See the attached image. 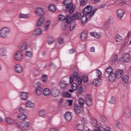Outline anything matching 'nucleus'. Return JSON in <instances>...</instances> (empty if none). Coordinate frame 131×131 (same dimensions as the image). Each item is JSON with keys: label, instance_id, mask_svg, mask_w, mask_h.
<instances>
[{"label": "nucleus", "instance_id": "nucleus-1", "mask_svg": "<svg viewBox=\"0 0 131 131\" xmlns=\"http://www.w3.org/2000/svg\"><path fill=\"white\" fill-rule=\"evenodd\" d=\"M88 80H89L88 76H84L82 77H79L78 78V73L77 72H75L73 75L70 77V83H72L75 81L78 82V84H81L82 81L86 82Z\"/></svg>", "mask_w": 131, "mask_h": 131}, {"label": "nucleus", "instance_id": "nucleus-2", "mask_svg": "<svg viewBox=\"0 0 131 131\" xmlns=\"http://www.w3.org/2000/svg\"><path fill=\"white\" fill-rule=\"evenodd\" d=\"M97 11H98V9L95 8L93 9V6H88L84 8L82 13L83 15H86L87 16L89 15V17H93Z\"/></svg>", "mask_w": 131, "mask_h": 131}, {"label": "nucleus", "instance_id": "nucleus-3", "mask_svg": "<svg viewBox=\"0 0 131 131\" xmlns=\"http://www.w3.org/2000/svg\"><path fill=\"white\" fill-rule=\"evenodd\" d=\"M10 32L11 29L8 27H3L0 29V37L7 38Z\"/></svg>", "mask_w": 131, "mask_h": 131}, {"label": "nucleus", "instance_id": "nucleus-4", "mask_svg": "<svg viewBox=\"0 0 131 131\" xmlns=\"http://www.w3.org/2000/svg\"><path fill=\"white\" fill-rule=\"evenodd\" d=\"M113 24V17L110 16L107 20L104 23V26L106 28H110L111 30H115V27L112 25Z\"/></svg>", "mask_w": 131, "mask_h": 131}, {"label": "nucleus", "instance_id": "nucleus-5", "mask_svg": "<svg viewBox=\"0 0 131 131\" xmlns=\"http://www.w3.org/2000/svg\"><path fill=\"white\" fill-rule=\"evenodd\" d=\"M30 125V123L26 121H20L19 123L17 124V126L19 128L25 129L28 128Z\"/></svg>", "mask_w": 131, "mask_h": 131}, {"label": "nucleus", "instance_id": "nucleus-6", "mask_svg": "<svg viewBox=\"0 0 131 131\" xmlns=\"http://www.w3.org/2000/svg\"><path fill=\"white\" fill-rule=\"evenodd\" d=\"M121 61L123 63H129L131 61V55L129 53H125L122 58Z\"/></svg>", "mask_w": 131, "mask_h": 131}, {"label": "nucleus", "instance_id": "nucleus-7", "mask_svg": "<svg viewBox=\"0 0 131 131\" xmlns=\"http://www.w3.org/2000/svg\"><path fill=\"white\" fill-rule=\"evenodd\" d=\"M41 83L39 82L36 83L37 87L35 89V93L37 96H40L42 93V88L41 86Z\"/></svg>", "mask_w": 131, "mask_h": 131}, {"label": "nucleus", "instance_id": "nucleus-8", "mask_svg": "<svg viewBox=\"0 0 131 131\" xmlns=\"http://www.w3.org/2000/svg\"><path fill=\"white\" fill-rule=\"evenodd\" d=\"M34 12L35 14L39 17H40V16H43V15L45 14V11H43V9H42V8L40 7H37L35 9Z\"/></svg>", "mask_w": 131, "mask_h": 131}, {"label": "nucleus", "instance_id": "nucleus-9", "mask_svg": "<svg viewBox=\"0 0 131 131\" xmlns=\"http://www.w3.org/2000/svg\"><path fill=\"white\" fill-rule=\"evenodd\" d=\"M13 59L15 60V61H21L22 59H23V56L20 51H17L14 54Z\"/></svg>", "mask_w": 131, "mask_h": 131}, {"label": "nucleus", "instance_id": "nucleus-10", "mask_svg": "<svg viewBox=\"0 0 131 131\" xmlns=\"http://www.w3.org/2000/svg\"><path fill=\"white\" fill-rule=\"evenodd\" d=\"M93 98L92 95L88 94L85 97V102L87 106H92L93 105Z\"/></svg>", "mask_w": 131, "mask_h": 131}, {"label": "nucleus", "instance_id": "nucleus-11", "mask_svg": "<svg viewBox=\"0 0 131 131\" xmlns=\"http://www.w3.org/2000/svg\"><path fill=\"white\" fill-rule=\"evenodd\" d=\"M66 9L67 11H69L70 14H73L75 10V8L73 6V4H70L66 6Z\"/></svg>", "mask_w": 131, "mask_h": 131}, {"label": "nucleus", "instance_id": "nucleus-12", "mask_svg": "<svg viewBox=\"0 0 131 131\" xmlns=\"http://www.w3.org/2000/svg\"><path fill=\"white\" fill-rule=\"evenodd\" d=\"M20 96L21 100L26 101L27 100H28V97H29V93L23 92L20 93Z\"/></svg>", "mask_w": 131, "mask_h": 131}, {"label": "nucleus", "instance_id": "nucleus-13", "mask_svg": "<svg viewBox=\"0 0 131 131\" xmlns=\"http://www.w3.org/2000/svg\"><path fill=\"white\" fill-rule=\"evenodd\" d=\"M116 74L114 73H111L108 76V80L110 82H114L116 80Z\"/></svg>", "mask_w": 131, "mask_h": 131}, {"label": "nucleus", "instance_id": "nucleus-14", "mask_svg": "<svg viewBox=\"0 0 131 131\" xmlns=\"http://www.w3.org/2000/svg\"><path fill=\"white\" fill-rule=\"evenodd\" d=\"M14 70L17 73H21L23 71V68L20 64H17L14 66Z\"/></svg>", "mask_w": 131, "mask_h": 131}, {"label": "nucleus", "instance_id": "nucleus-15", "mask_svg": "<svg viewBox=\"0 0 131 131\" xmlns=\"http://www.w3.org/2000/svg\"><path fill=\"white\" fill-rule=\"evenodd\" d=\"M102 83V79L100 78H97L93 80L92 84L94 85V86H99V85H101Z\"/></svg>", "mask_w": 131, "mask_h": 131}, {"label": "nucleus", "instance_id": "nucleus-16", "mask_svg": "<svg viewBox=\"0 0 131 131\" xmlns=\"http://www.w3.org/2000/svg\"><path fill=\"white\" fill-rule=\"evenodd\" d=\"M125 12H124V11L122 9H119L117 11V16L119 19H121L123 17V16H124V14Z\"/></svg>", "mask_w": 131, "mask_h": 131}, {"label": "nucleus", "instance_id": "nucleus-17", "mask_svg": "<svg viewBox=\"0 0 131 131\" xmlns=\"http://www.w3.org/2000/svg\"><path fill=\"white\" fill-rule=\"evenodd\" d=\"M130 108L129 107H127L125 108L124 110V117L126 118H129V116H130Z\"/></svg>", "mask_w": 131, "mask_h": 131}, {"label": "nucleus", "instance_id": "nucleus-18", "mask_svg": "<svg viewBox=\"0 0 131 131\" xmlns=\"http://www.w3.org/2000/svg\"><path fill=\"white\" fill-rule=\"evenodd\" d=\"M64 118L68 121H71L72 119V113L71 112H67L64 114Z\"/></svg>", "mask_w": 131, "mask_h": 131}, {"label": "nucleus", "instance_id": "nucleus-19", "mask_svg": "<svg viewBox=\"0 0 131 131\" xmlns=\"http://www.w3.org/2000/svg\"><path fill=\"white\" fill-rule=\"evenodd\" d=\"M51 94L53 97L56 98V97H58L59 95V90L56 88H53L52 89Z\"/></svg>", "mask_w": 131, "mask_h": 131}, {"label": "nucleus", "instance_id": "nucleus-20", "mask_svg": "<svg viewBox=\"0 0 131 131\" xmlns=\"http://www.w3.org/2000/svg\"><path fill=\"white\" fill-rule=\"evenodd\" d=\"M75 128L77 129L78 131H83L84 129V125L82 124H77L75 125Z\"/></svg>", "mask_w": 131, "mask_h": 131}, {"label": "nucleus", "instance_id": "nucleus-21", "mask_svg": "<svg viewBox=\"0 0 131 131\" xmlns=\"http://www.w3.org/2000/svg\"><path fill=\"white\" fill-rule=\"evenodd\" d=\"M83 107L78 105V104L75 105L74 106V110L77 114H79L81 113V111H82V109Z\"/></svg>", "mask_w": 131, "mask_h": 131}, {"label": "nucleus", "instance_id": "nucleus-22", "mask_svg": "<svg viewBox=\"0 0 131 131\" xmlns=\"http://www.w3.org/2000/svg\"><path fill=\"white\" fill-rule=\"evenodd\" d=\"M28 45L27 44V42H24L20 47V50L21 52H25L26 50H27V47Z\"/></svg>", "mask_w": 131, "mask_h": 131}, {"label": "nucleus", "instance_id": "nucleus-23", "mask_svg": "<svg viewBox=\"0 0 131 131\" xmlns=\"http://www.w3.org/2000/svg\"><path fill=\"white\" fill-rule=\"evenodd\" d=\"M18 17L19 19H27L30 17V14L29 13L23 14L22 13H20Z\"/></svg>", "mask_w": 131, "mask_h": 131}, {"label": "nucleus", "instance_id": "nucleus-24", "mask_svg": "<svg viewBox=\"0 0 131 131\" xmlns=\"http://www.w3.org/2000/svg\"><path fill=\"white\" fill-rule=\"evenodd\" d=\"M43 22H45V17L42 16L40 17V18L38 20L37 22V27H40V26L42 24H43Z\"/></svg>", "mask_w": 131, "mask_h": 131}, {"label": "nucleus", "instance_id": "nucleus-25", "mask_svg": "<svg viewBox=\"0 0 131 131\" xmlns=\"http://www.w3.org/2000/svg\"><path fill=\"white\" fill-rule=\"evenodd\" d=\"M26 106L28 108H34L35 105L33 102H31L30 100H28L26 103Z\"/></svg>", "mask_w": 131, "mask_h": 131}, {"label": "nucleus", "instance_id": "nucleus-26", "mask_svg": "<svg viewBox=\"0 0 131 131\" xmlns=\"http://www.w3.org/2000/svg\"><path fill=\"white\" fill-rule=\"evenodd\" d=\"M8 52L7 48L6 47H2L0 48V55L1 56H6V53Z\"/></svg>", "mask_w": 131, "mask_h": 131}, {"label": "nucleus", "instance_id": "nucleus-27", "mask_svg": "<svg viewBox=\"0 0 131 131\" xmlns=\"http://www.w3.org/2000/svg\"><path fill=\"white\" fill-rule=\"evenodd\" d=\"M59 85L61 89H64V88H66L68 85V84L66 81L62 80L59 83Z\"/></svg>", "mask_w": 131, "mask_h": 131}, {"label": "nucleus", "instance_id": "nucleus-28", "mask_svg": "<svg viewBox=\"0 0 131 131\" xmlns=\"http://www.w3.org/2000/svg\"><path fill=\"white\" fill-rule=\"evenodd\" d=\"M86 16H87L86 15L83 14L81 16L80 20L82 24H84L86 23V22H88V17H86Z\"/></svg>", "mask_w": 131, "mask_h": 131}, {"label": "nucleus", "instance_id": "nucleus-29", "mask_svg": "<svg viewBox=\"0 0 131 131\" xmlns=\"http://www.w3.org/2000/svg\"><path fill=\"white\" fill-rule=\"evenodd\" d=\"M116 75L117 78H120V77H122V75H123V72L121 70H118L116 72Z\"/></svg>", "mask_w": 131, "mask_h": 131}, {"label": "nucleus", "instance_id": "nucleus-30", "mask_svg": "<svg viewBox=\"0 0 131 131\" xmlns=\"http://www.w3.org/2000/svg\"><path fill=\"white\" fill-rule=\"evenodd\" d=\"M80 16H81V13H75L72 16V19L73 20H77V19L80 18Z\"/></svg>", "mask_w": 131, "mask_h": 131}, {"label": "nucleus", "instance_id": "nucleus-31", "mask_svg": "<svg viewBox=\"0 0 131 131\" xmlns=\"http://www.w3.org/2000/svg\"><path fill=\"white\" fill-rule=\"evenodd\" d=\"M64 20L66 23H67L68 24H70L73 19L72 18V17H71V16L67 15V16H66V18Z\"/></svg>", "mask_w": 131, "mask_h": 131}, {"label": "nucleus", "instance_id": "nucleus-32", "mask_svg": "<svg viewBox=\"0 0 131 131\" xmlns=\"http://www.w3.org/2000/svg\"><path fill=\"white\" fill-rule=\"evenodd\" d=\"M51 90L49 88H45L43 91V95L44 96H49L51 95Z\"/></svg>", "mask_w": 131, "mask_h": 131}, {"label": "nucleus", "instance_id": "nucleus-33", "mask_svg": "<svg viewBox=\"0 0 131 131\" xmlns=\"http://www.w3.org/2000/svg\"><path fill=\"white\" fill-rule=\"evenodd\" d=\"M90 35L91 36H94V37H95L96 38H101V36H102L101 34H99L97 32L91 33Z\"/></svg>", "mask_w": 131, "mask_h": 131}, {"label": "nucleus", "instance_id": "nucleus-34", "mask_svg": "<svg viewBox=\"0 0 131 131\" xmlns=\"http://www.w3.org/2000/svg\"><path fill=\"white\" fill-rule=\"evenodd\" d=\"M39 115L41 117H46V110L45 109H42L39 111Z\"/></svg>", "mask_w": 131, "mask_h": 131}, {"label": "nucleus", "instance_id": "nucleus-35", "mask_svg": "<svg viewBox=\"0 0 131 131\" xmlns=\"http://www.w3.org/2000/svg\"><path fill=\"white\" fill-rule=\"evenodd\" d=\"M88 38V33L85 32L82 33L81 35V40H83V41H84Z\"/></svg>", "mask_w": 131, "mask_h": 131}, {"label": "nucleus", "instance_id": "nucleus-36", "mask_svg": "<svg viewBox=\"0 0 131 131\" xmlns=\"http://www.w3.org/2000/svg\"><path fill=\"white\" fill-rule=\"evenodd\" d=\"M74 81L72 85V89L73 91H76L77 90V89H78V86L77 85V83L76 82V81Z\"/></svg>", "mask_w": 131, "mask_h": 131}, {"label": "nucleus", "instance_id": "nucleus-37", "mask_svg": "<svg viewBox=\"0 0 131 131\" xmlns=\"http://www.w3.org/2000/svg\"><path fill=\"white\" fill-rule=\"evenodd\" d=\"M41 32H42L41 29L38 28V29L35 30V31L34 32V35H40V34H41Z\"/></svg>", "mask_w": 131, "mask_h": 131}, {"label": "nucleus", "instance_id": "nucleus-38", "mask_svg": "<svg viewBox=\"0 0 131 131\" xmlns=\"http://www.w3.org/2000/svg\"><path fill=\"white\" fill-rule=\"evenodd\" d=\"M78 103L80 107H83V106H84V99L82 98H79Z\"/></svg>", "mask_w": 131, "mask_h": 131}, {"label": "nucleus", "instance_id": "nucleus-39", "mask_svg": "<svg viewBox=\"0 0 131 131\" xmlns=\"http://www.w3.org/2000/svg\"><path fill=\"white\" fill-rule=\"evenodd\" d=\"M47 42L48 45H52V43H54V42H55V39L53 37H49Z\"/></svg>", "mask_w": 131, "mask_h": 131}, {"label": "nucleus", "instance_id": "nucleus-40", "mask_svg": "<svg viewBox=\"0 0 131 131\" xmlns=\"http://www.w3.org/2000/svg\"><path fill=\"white\" fill-rule=\"evenodd\" d=\"M129 79V78H128V76L127 75L123 76L122 78V81L123 82H125V83H127V82H128Z\"/></svg>", "mask_w": 131, "mask_h": 131}, {"label": "nucleus", "instance_id": "nucleus-41", "mask_svg": "<svg viewBox=\"0 0 131 131\" xmlns=\"http://www.w3.org/2000/svg\"><path fill=\"white\" fill-rule=\"evenodd\" d=\"M18 118H19L20 120H24V119L27 118V116L24 114H20L19 116H18Z\"/></svg>", "mask_w": 131, "mask_h": 131}, {"label": "nucleus", "instance_id": "nucleus-42", "mask_svg": "<svg viewBox=\"0 0 131 131\" xmlns=\"http://www.w3.org/2000/svg\"><path fill=\"white\" fill-rule=\"evenodd\" d=\"M115 39L117 42H120L122 40V37L120 35H116Z\"/></svg>", "mask_w": 131, "mask_h": 131}, {"label": "nucleus", "instance_id": "nucleus-43", "mask_svg": "<svg viewBox=\"0 0 131 131\" xmlns=\"http://www.w3.org/2000/svg\"><path fill=\"white\" fill-rule=\"evenodd\" d=\"M49 11L51 12H56V6L55 5L51 4L49 6Z\"/></svg>", "mask_w": 131, "mask_h": 131}, {"label": "nucleus", "instance_id": "nucleus-44", "mask_svg": "<svg viewBox=\"0 0 131 131\" xmlns=\"http://www.w3.org/2000/svg\"><path fill=\"white\" fill-rule=\"evenodd\" d=\"M6 122L8 124H13L15 123L14 120L11 118H7L6 119Z\"/></svg>", "mask_w": 131, "mask_h": 131}, {"label": "nucleus", "instance_id": "nucleus-45", "mask_svg": "<svg viewBox=\"0 0 131 131\" xmlns=\"http://www.w3.org/2000/svg\"><path fill=\"white\" fill-rule=\"evenodd\" d=\"M72 0H64L63 1V5L66 6H69V5H72Z\"/></svg>", "mask_w": 131, "mask_h": 131}, {"label": "nucleus", "instance_id": "nucleus-46", "mask_svg": "<svg viewBox=\"0 0 131 131\" xmlns=\"http://www.w3.org/2000/svg\"><path fill=\"white\" fill-rule=\"evenodd\" d=\"M106 72L107 73H108V74H111V73H113V69L111 67H108L106 70Z\"/></svg>", "mask_w": 131, "mask_h": 131}, {"label": "nucleus", "instance_id": "nucleus-47", "mask_svg": "<svg viewBox=\"0 0 131 131\" xmlns=\"http://www.w3.org/2000/svg\"><path fill=\"white\" fill-rule=\"evenodd\" d=\"M66 18V16H64V15L63 14H59L58 15L59 21H64Z\"/></svg>", "mask_w": 131, "mask_h": 131}, {"label": "nucleus", "instance_id": "nucleus-48", "mask_svg": "<svg viewBox=\"0 0 131 131\" xmlns=\"http://www.w3.org/2000/svg\"><path fill=\"white\" fill-rule=\"evenodd\" d=\"M50 24H51V21H50V20H48L46 23L45 27L44 28L45 31L48 30V29H49Z\"/></svg>", "mask_w": 131, "mask_h": 131}, {"label": "nucleus", "instance_id": "nucleus-49", "mask_svg": "<svg viewBox=\"0 0 131 131\" xmlns=\"http://www.w3.org/2000/svg\"><path fill=\"white\" fill-rule=\"evenodd\" d=\"M42 82H47V81H48V76L43 75L42 76Z\"/></svg>", "mask_w": 131, "mask_h": 131}, {"label": "nucleus", "instance_id": "nucleus-50", "mask_svg": "<svg viewBox=\"0 0 131 131\" xmlns=\"http://www.w3.org/2000/svg\"><path fill=\"white\" fill-rule=\"evenodd\" d=\"M96 76L99 78L102 77V72L99 70H96Z\"/></svg>", "mask_w": 131, "mask_h": 131}, {"label": "nucleus", "instance_id": "nucleus-51", "mask_svg": "<svg viewBox=\"0 0 131 131\" xmlns=\"http://www.w3.org/2000/svg\"><path fill=\"white\" fill-rule=\"evenodd\" d=\"M116 102V99H115V97H112L110 101V104H115Z\"/></svg>", "mask_w": 131, "mask_h": 131}, {"label": "nucleus", "instance_id": "nucleus-52", "mask_svg": "<svg viewBox=\"0 0 131 131\" xmlns=\"http://www.w3.org/2000/svg\"><path fill=\"white\" fill-rule=\"evenodd\" d=\"M26 57H32V53H31V52H30V51H27L26 52Z\"/></svg>", "mask_w": 131, "mask_h": 131}, {"label": "nucleus", "instance_id": "nucleus-53", "mask_svg": "<svg viewBox=\"0 0 131 131\" xmlns=\"http://www.w3.org/2000/svg\"><path fill=\"white\" fill-rule=\"evenodd\" d=\"M116 61H117V56L115 55L112 59V63H114V62H116Z\"/></svg>", "mask_w": 131, "mask_h": 131}, {"label": "nucleus", "instance_id": "nucleus-54", "mask_svg": "<svg viewBox=\"0 0 131 131\" xmlns=\"http://www.w3.org/2000/svg\"><path fill=\"white\" fill-rule=\"evenodd\" d=\"M88 0H80V4L81 6H84V5H85L86 4Z\"/></svg>", "mask_w": 131, "mask_h": 131}, {"label": "nucleus", "instance_id": "nucleus-55", "mask_svg": "<svg viewBox=\"0 0 131 131\" xmlns=\"http://www.w3.org/2000/svg\"><path fill=\"white\" fill-rule=\"evenodd\" d=\"M58 43H59L60 45H62V43H64V39L62 37H60L58 38Z\"/></svg>", "mask_w": 131, "mask_h": 131}, {"label": "nucleus", "instance_id": "nucleus-56", "mask_svg": "<svg viewBox=\"0 0 131 131\" xmlns=\"http://www.w3.org/2000/svg\"><path fill=\"white\" fill-rule=\"evenodd\" d=\"M18 111L20 112V113L23 114L24 112H25V110L22 106H20L18 110Z\"/></svg>", "mask_w": 131, "mask_h": 131}, {"label": "nucleus", "instance_id": "nucleus-57", "mask_svg": "<svg viewBox=\"0 0 131 131\" xmlns=\"http://www.w3.org/2000/svg\"><path fill=\"white\" fill-rule=\"evenodd\" d=\"M76 26L75 24L72 23L71 24L70 27V30L72 31V30H73L74 29V27Z\"/></svg>", "mask_w": 131, "mask_h": 131}, {"label": "nucleus", "instance_id": "nucleus-58", "mask_svg": "<svg viewBox=\"0 0 131 131\" xmlns=\"http://www.w3.org/2000/svg\"><path fill=\"white\" fill-rule=\"evenodd\" d=\"M100 120L102 122H106V121H107V118H106L105 116H102L100 118Z\"/></svg>", "mask_w": 131, "mask_h": 131}, {"label": "nucleus", "instance_id": "nucleus-59", "mask_svg": "<svg viewBox=\"0 0 131 131\" xmlns=\"http://www.w3.org/2000/svg\"><path fill=\"white\" fill-rule=\"evenodd\" d=\"M120 125H121V123H120V122H116L115 127L117 128H119V127H120Z\"/></svg>", "mask_w": 131, "mask_h": 131}, {"label": "nucleus", "instance_id": "nucleus-60", "mask_svg": "<svg viewBox=\"0 0 131 131\" xmlns=\"http://www.w3.org/2000/svg\"><path fill=\"white\" fill-rule=\"evenodd\" d=\"M81 122L82 123H84V124H85V123L88 122V120H86V118H83L81 119Z\"/></svg>", "mask_w": 131, "mask_h": 131}, {"label": "nucleus", "instance_id": "nucleus-61", "mask_svg": "<svg viewBox=\"0 0 131 131\" xmlns=\"http://www.w3.org/2000/svg\"><path fill=\"white\" fill-rule=\"evenodd\" d=\"M65 96L67 97V98H71V94L69 93H66Z\"/></svg>", "mask_w": 131, "mask_h": 131}, {"label": "nucleus", "instance_id": "nucleus-62", "mask_svg": "<svg viewBox=\"0 0 131 131\" xmlns=\"http://www.w3.org/2000/svg\"><path fill=\"white\" fill-rule=\"evenodd\" d=\"M67 102H68L69 106H72V100H67Z\"/></svg>", "mask_w": 131, "mask_h": 131}, {"label": "nucleus", "instance_id": "nucleus-63", "mask_svg": "<svg viewBox=\"0 0 131 131\" xmlns=\"http://www.w3.org/2000/svg\"><path fill=\"white\" fill-rule=\"evenodd\" d=\"M75 51H74V49H71L69 50V54H73V53H74Z\"/></svg>", "mask_w": 131, "mask_h": 131}, {"label": "nucleus", "instance_id": "nucleus-64", "mask_svg": "<svg viewBox=\"0 0 131 131\" xmlns=\"http://www.w3.org/2000/svg\"><path fill=\"white\" fill-rule=\"evenodd\" d=\"M49 131H58V129H57L56 128H50Z\"/></svg>", "mask_w": 131, "mask_h": 131}]
</instances>
